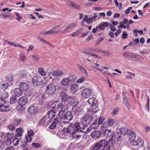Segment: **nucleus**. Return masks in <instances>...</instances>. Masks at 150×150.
I'll return each mask as SVG.
<instances>
[{
    "label": "nucleus",
    "instance_id": "15",
    "mask_svg": "<svg viewBox=\"0 0 150 150\" xmlns=\"http://www.w3.org/2000/svg\"><path fill=\"white\" fill-rule=\"evenodd\" d=\"M101 133L98 131H94L91 132V135L94 138H98L100 136Z\"/></svg>",
    "mask_w": 150,
    "mask_h": 150
},
{
    "label": "nucleus",
    "instance_id": "22",
    "mask_svg": "<svg viewBox=\"0 0 150 150\" xmlns=\"http://www.w3.org/2000/svg\"><path fill=\"white\" fill-rule=\"evenodd\" d=\"M65 119L69 121L72 120L73 116L71 111H68L66 112V115Z\"/></svg>",
    "mask_w": 150,
    "mask_h": 150
},
{
    "label": "nucleus",
    "instance_id": "26",
    "mask_svg": "<svg viewBox=\"0 0 150 150\" xmlns=\"http://www.w3.org/2000/svg\"><path fill=\"white\" fill-rule=\"evenodd\" d=\"M55 111L52 110H50L48 112V118L50 120H52L55 116Z\"/></svg>",
    "mask_w": 150,
    "mask_h": 150
},
{
    "label": "nucleus",
    "instance_id": "34",
    "mask_svg": "<svg viewBox=\"0 0 150 150\" xmlns=\"http://www.w3.org/2000/svg\"><path fill=\"white\" fill-rule=\"evenodd\" d=\"M107 123L109 126L112 127L114 124V121L112 119L110 118L108 119Z\"/></svg>",
    "mask_w": 150,
    "mask_h": 150
},
{
    "label": "nucleus",
    "instance_id": "60",
    "mask_svg": "<svg viewBox=\"0 0 150 150\" xmlns=\"http://www.w3.org/2000/svg\"><path fill=\"white\" fill-rule=\"evenodd\" d=\"M79 31L78 30L77 31L72 33L71 34V35L72 37H75L77 35Z\"/></svg>",
    "mask_w": 150,
    "mask_h": 150
},
{
    "label": "nucleus",
    "instance_id": "33",
    "mask_svg": "<svg viewBox=\"0 0 150 150\" xmlns=\"http://www.w3.org/2000/svg\"><path fill=\"white\" fill-rule=\"evenodd\" d=\"M92 125H91L86 130H81V131L82 133H84L85 134H87L91 131L92 129H94L92 127Z\"/></svg>",
    "mask_w": 150,
    "mask_h": 150
},
{
    "label": "nucleus",
    "instance_id": "47",
    "mask_svg": "<svg viewBox=\"0 0 150 150\" xmlns=\"http://www.w3.org/2000/svg\"><path fill=\"white\" fill-rule=\"evenodd\" d=\"M85 80V78L84 77H82L76 81L77 83H82Z\"/></svg>",
    "mask_w": 150,
    "mask_h": 150
},
{
    "label": "nucleus",
    "instance_id": "5",
    "mask_svg": "<svg viewBox=\"0 0 150 150\" xmlns=\"http://www.w3.org/2000/svg\"><path fill=\"white\" fill-rule=\"evenodd\" d=\"M93 120L92 116L88 114L83 117L81 120V123L84 125H87L90 123Z\"/></svg>",
    "mask_w": 150,
    "mask_h": 150
},
{
    "label": "nucleus",
    "instance_id": "24",
    "mask_svg": "<svg viewBox=\"0 0 150 150\" xmlns=\"http://www.w3.org/2000/svg\"><path fill=\"white\" fill-rule=\"evenodd\" d=\"M65 109L60 110L58 113V115L60 118L65 119L66 115Z\"/></svg>",
    "mask_w": 150,
    "mask_h": 150
},
{
    "label": "nucleus",
    "instance_id": "16",
    "mask_svg": "<svg viewBox=\"0 0 150 150\" xmlns=\"http://www.w3.org/2000/svg\"><path fill=\"white\" fill-rule=\"evenodd\" d=\"M103 135L107 138L112 137L113 136V133L111 129H109L104 132Z\"/></svg>",
    "mask_w": 150,
    "mask_h": 150
},
{
    "label": "nucleus",
    "instance_id": "27",
    "mask_svg": "<svg viewBox=\"0 0 150 150\" xmlns=\"http://www.w3.org/2000/svg\"><path fill=\"white\" fill-rule=\"evenodd\" d=\"M107 145L112 147L115 144V141L113 139L111 138L107 142Z\"/></svg>",
    "mask_w": 150,
    "mask_h": 150
},
{
    "label": "nucleus",
    "instance_id": "1",
    "mask_svg": "<svg viewBox=\"0 0 150 150\" xmlns=\"http://www.w3.org/2000/svg\"><path fill=\"white\" fill-rule=\"evenodd\" d=\"M81 126L79 122L74 123V125L70 124L66 129L67 133H77L80 132Z\"/></svg>",
    "mask_w": 150,
    "mask_h": 150
},
{
    "label": "nucleus",
    "instance_id": "61",
    "mask_svg": "<svg viewBox=\"0 0 150 150\" xmlns=\"http://www.w3.org/2000/svg\"><path fill=\"white\" fill-rule=\"evenodd\" d=\"M97 17V14L95 13L94 14L93 16L91 17V18L93 20V21H95Z\"/></svg>",
    "mask_w": 150,
    "mask_h": 150
},
{
    "label": "nucleus",
    "instance_id": "21",
    "mask_svg": "<svg viewBox=\"0 0 150 150\" xmlns=\"http://www.w3.org/2000/svg\"><path fill=\"white\" fill-rule=\"evenodd\" d=\"M88 102L91 106H93L96 104L97 101L95 98L92 97L88 99Z\"/></svg>",
    "mask_w": 150,
    "mask_h": 150
},
{
    "label": "nucleus",
    "instance_id": "37",
    "mask_svg": "<svg viewBox=\"0 0 150 150\" xmlns=\"http://www.w3.org/2000/svg\"><path fill=\"white\" fill-rule=\"evenodd\" d=\"M80 108H79L77 107L76 105H73L72 108V110L75 113H76L78 112L80 110Z\"/></svg>",
    "mask_w": 150,
    "mask_h": 150
},
{
    "label": "nucleus",
    "instance_id": "41",
    "mask_svg": "<svg viewBox=\"0 0 150 150\" xmlns=\"http://www.w3.org/2000/svg\"><path fill=\"white\" fill-rule=\"evenodd\" d=\"M100 147L99 144L98 142L95 143L93 148V150H97L99 149Z\"/></svg>",
    "mask_w": 150,
    "mask_h": 150
},
{
    "label": "nucleus",
    "instance_id": "14",
    "mask_svg": "<svg viewBox=\"0 0 150 150\" xmlns=\"http://www.w3.org/2000/svg\"><path fill=\"white\" fill-rule=\"evenodd\" d=\"M128 133L129 134V139L131 140L132 142H134V141L136 137V135L135 133L133 131L130 130H129Z\"/></svg>",
    "mask_w": 150,
    "mask_h": 150
},
{
    "label": "nucleus",
    "instance_id": "7",
    "mask_svg": "<svg viewBox=\"0 0 150 150\" xmlns=\"http://www.w3.org/2000/svg\"><path fill=\"white\" fill-rule=\"evenodd\" d=\"M77 26V24L75 23H69L63 30L60 32L61 33H63L64 31H66L69 29L74 28Z\"/></svg>",
    "mask_w": 150,
    "mask_h": 150
},
{
    "label": "nucleus",
    "instance_id": "48",
    "mask_svg": "<svg viewBox=\"0 0 150 150\" xmlns=\"http://www.w3.org/2000/svg\"><path fill=\"white\" fill-rule=\"evenodd\" d=\"M23 106V105H19L17 106V110L19 111H22L24 109Z\"/></svg>",
    "mask_w": 150,
    "mask_h": 150
},
{
    "label": "nucleus",
    "instance_id": "9",
    "mask_svg": "<svg viewBox=\"0 0 150 150\" xmlns=\"http://www.w3.org/2000/svg\"><path fill=\"white\" fill-rule=\"evenodd\" d=\"M79 85L77 83H74L72 84L71 86L70 91L73 93H76L79 90Z\"/></svg>",
    "mask_w": 150,
    "mask_h": 150
},
{
    "label": "nucleus",
    "instance_id": "28",
    "mask_svg": "<svg viewBox=\"0 0 150 150\" xmlns=\"http://www.w3.org/2000/svg\"><path fill=\"white\" fill-rule=\"evenodd\" d=\"M17 101L16 96H12L10 99V103L11 104H15L16 103Z\"/></svg>",
    "mask_w": 150,
    "mask_h": 150
},
{
    "label": "nucleus",
    "instance_id": "18",
    "mask_svg": "<svg viewBox=\"0 0 150 150\" xmlns=\"http://www.w3.org/2000/svg\"><path fill=\"white\" fill-rule=\"evenodd\" d=\"M64 74L63 72L62 71L57 70H55L52 72V75L54 76L59 77Z\"/></svg>",
    "mask_w": 150,
    "mask_h": 150
},
{
    "label": "nucleus",
    "instance_id": "35",
    "mask_svg": "<svg viewBox=\"0 0 150 150\" xmlns=\"http://www.w3.org/2000/svg\"><path fill=\"white\" fill-rule=\"evenodd\" d=\"M77 133H69L72 135L73 138H75L76 139H78L81 137V135L79 134H77Z\"/></svg>",
    "mask_w": 150,
    "mask_h": 150
},
{
    "label": "nucleus",
    "instance_id": "12",
    "mask_svg": "<svg viewBox=\"0 0 150 150\" xmlns=\"http://www.w3.org/2000/svg\"><path fill=\"white\" fill-rule=\"evenodd\" d=\"M109 23L107 22H102L100 23L98 26V28L100 30H103L105 28L107 27L109 24Z\"/></svg>",
    "mask_w": 150,
    "mask_h": 150
},
{
    "label": "nucleus",
    "instance_id": "20",
    "mask_svg": "<svg viewBox=\"0 0 150 150\" xmlns=\"http://www.w3.org/2000/svg\"><path fill=\"white\" fill-rule=\"evenodd\" d=\"M68 100L69 101V103L71 105H76L78 104V102L75 100L74 97L71 96H69L68 98Z\"/></svg>",
    "mask_w": 150,
    "mask_h": 150
},
{
    "label": "nucleus",
    "instance_id": "45",
    "mask_svg": "<svg viewBox=\"0 0 150 150\" xmlns=\"http://www.w3.org/2000/svg\"><path fill=\"white\" fill-rule=\"evenodd\" d=\"M32 145L35 148H38L41 147L42 145L40 143H33Z\"/></svg>",
    "mask_w": 150,
    "mask_h": 150
},
{
    "label": "nucleus",
    "instance_id": "40",
    "mask_svg": "<svg viewBox=\"0 0 150 150\" xmlns=\"http://www.w3.org/2000/svg\"><path fill=\"white\" fill-rule=\"evenodd\" d=\"M33 59L34 61L38 62L40 59V57L39 55H34L32 56Z\"/></svg>",
    "mask_w": 150,
    "mask_h": 150
},
{
    "label": "nucleus",
    "instance_id": "50",
    "mask_svg": "<svg viewBox=\"0 0 150 150\" xmlns=\"http://www.w3.org/2000/svg\"><path fill=\"white\" fill-rule=\"evenodd\" d=\"M62 100L63 101H65L66 100H68V98L67 94L65 93H63L62 95Z\"/></svg>",
    "mask_w": 150,
    "mask_h": 150
},
{
    "label": "nucleus",
    "instance_id": "58",
    "mask_svg": "<svg viewBox=\"0 0 150 150\" xmlns=\"http://www.w3.org/2000/svg\"><path fill=\"white\" fill-rule=\"evenodd\" d=\"M79 68L80 70L83 72L84 74H86L87 73L86 70L82 66L79 65Z\"/></svg>",
    "mask_w": 150,
    "mask_h": 150
},
{
    "label": "nucleus",
    "instance_id": "52",
    "mask_svg": "<svg viewBox=\"0 0 150 150\" xmlns=\"http://www.w3.org/2000/svg\"><path fill=\"white\" fill-rule=\"evenodd\" d=\"M15 139H13V142L14 144V145L15 146H16L18 145L19 143V139H16V138H15Z\"/></svg>",
    "mask_w": 150,
    "mask_h": 150
},
{
    "label": "nucleus",
    "instance_id": "64",
    "mask_svg": "<svg viewBox=\"0 0 150 150\" xmlns=\"http://www.w3.org/2000/svg\"><path fill=\"white\" fill-rule=\"evenodd\" d=\"M28 136H32L33 134V132L32 130H30L28 131Z\"/></svg>",
    "mask_w": 150,
    "mask_h": 150
},
{
    "label": "nucleus",
    "instance_id": "11",
    "mask_svg": "<svg viewBox=\"0 0 150 150\" xmlns=\"http://www.w3.org/2000/svg\"><path fill=\"white\" fill-rule=\"evenodd\" d=\"M14 94L16 96L19 97L22 95L23 93V90L19 88H15L14 91Z\"/></svg>",
    "mask_w": 150,
    "mask_h": 150
},
{
    "label": "nucleus",
    "instance_id": "3",
    "mask_svg": "<svg viewBox=\"0 0 150 150\" xmlns=\"http://www.w3.org/2000/svg\"><path fill=\"white\" fill-rule=\"evenodd\" d=\"M93 93V91L89 88H85L81 91V96L82 98L87 99L89 98Z\"/></svg>",
    "mask_w": 150,
    "mask_h": 150
},
{
    "label": "nucleus",
    "instance_id": "54",
    "mask_svg": "<svg viewBox=\"0 0 150 150\" xmlns=\"http://www.w3.org/2000/svg\"><path fill=\"white\" fill-rule=\"evenodd\" d=\"M128 34L126 32L124 31L122 35V39H125L127 38Z\"/></svg>",
    "mask_w": 150,
    "mask_h": 150
},
{
    "label": "nucleus",
    "instance_id": "36",
    "mask_svg": "<svg viewBox=\"0 0 150 150\" xmlns=\"http://www.w3.org/2000/svg\"><path fill=\"white\" fill-rule=\"evenodd\" d=\"M97 120H95L94 122H92V124L91 125H92V127L94 129H96L99 126V124H98V122L97 123Z\"/></svg>",
    "mask_w": 150,
    "mask_h": 150
},
{
    "label": "nucleus",
    "instance_id": "17",
    "mask_svg": "<svg viewBox=\"0 0 150 150\" xmlns=\"http://www.w3.org/2000/svg\"><path fill=\"white\" fill-rule=\"evenodd\" d=\"M70 80L68 78H64L60 81L61 83L63 86H67L70 83Z\"/></svg>",
    "mask_w": 150,
    "mask_h": 150
},
{
    "label": "nucleus",
    "instance_id": "2",
    "mask_svg": "<svg viewBox=\"0 0 150 150\" xmlns=\"http://www.w3.org/2000/svg\"><path fill=\"white\" fill-rule=\"evenodd\" d=\"M57 90L56 86L53 83L48 84L45 89V92L49 96H53Z\"/></svg>",
    "mask_w": 150,
    "mask_h": 150
},
{
    "label": "nucleus",
    "instance_id": "62",
    "mask_svg": "<svg viewBox=\"0 0 150 150\" xmlns=\"http://www.w3.org/2000/svg\"><path fill=\"white\" fill-rule=\"evenodd\" d=\"M31 136H28L26 137H25L26 141L28 142H30L32 140V138Z\"/></svg>",
    "mask_w": 150,
    "mask_h": 150
},
{
    "label": "nucleus",
    "instance_id": "53",
    "mask_svg": "<svg viewBox=\"0 0 150 150\" xmlns=\"http://www.w3.org/2000/svg\"><path fill=\"white\" fill-rule=\"evenodd\" d=\"M118 110V108H115L113 110V112L111 113V115H117Z\"/></svg>",
    "mask_w": 150,
    "mask_h": 150
},
{
    "label": "nucleus",
    "instance_id": "31",
    "mask_svg": "<svg viewBox=\"0 0 150 150\" xmlns=\"http://www.w3.org/2000/svg\"><path fill=\"white\" fill-rule=\"evenodd\" d=\"M47 120V117L44 116L42 119L40 120L39 122V124L40 125H46V120Z\"/></svg>",
    "mask_w": 150,
    "mask_h": 150
},
{
    "label": "nucleus",
    "instance_id": "57",
    "mask_svg": "<svg viewBox=\"0 0 150 150\" xmlns=\"http://www.w3.org/2000/svg\"><path fill=\"white\" fill-rule=\"evenodd\" d=\"M71 6L74 7L75 8L77 9H79L80 8V6L79 5H77L75 3H73L71 4Z\"/></svg>",
    "mask_w": 150,
    "mask_h": 150
},
{
    "label": "nucleus",
    "instance_id": "25",
    "mask_svg": "<svg viewBox=\"0 0 150 150\" xmlns=\"http://www.w3.org/2000/svg\"><path fill=\"white\" fill-rule=\"evenodd\" d=\"M38 71L39 74L42 76H46V74L44 69L42 67L38 68Z\"/></svg>",
    "mask_w": 150,
    "mask_h": 150
},
{
    "label": "nucleus",
    "instance_id": "19",
    "mask_svg": "<svg viewBox=\"0 0 150 150\" xmlns=\"http://www.w3.org/2000/svg\"><path fill=\"white\" fill-rule=\"evenodd\" d=\"M3 97L0 98V106L1 105H3L5 103V100H4V97L7 98L8 97V94L6 92L4 93H3V95L2 96Z\"/></svg>",
    "mask_w": 150,
    "mask_h": 150
},
{
    "label": "nucleus",
    "instance_id": "13",
    "mask_svg": "<svg viewBox=\"0 0 150 150\" xmlns=\"http://www.w3.org/2000/svg\"><path fill=\"white\" fill-rule=\"evenodd\" d=\"M16 132L17 134L15 135V138L16 139H20L23 133L22 129L21 128H18L16 129Z\"/></svg>",
    "mask_w": 150,
    "mask_h": 150
},
{
    "label": "nucleus",
    "instance_id": "8",
    "mask_svg": "<svg viewBox=\"0 0 150 150\" xmlns=\"http://www.w3.org/2000/svg\"><path fill=\"white\" fill-rule=\"evenodd\" d=\"M28 102V100L25 96H22L18 100V103L19 105H26Z\"/></svg>",
    "mask_w": 150,
    "mask_h": 150
},
{
    "label": "nucleus",
    "instance_id": "55",
    "mask_svg": "<svg viewBox=\"0 0 150 150\" xmlns=\"http://www.w3.org/2000/svg\"><path fill=\"white\" fill-rule=\"evenodd\" d=\"M93 113H96L97 112H98L99 109L98 107L96 106H93Z\"/></svg>",
    "mask_w": 150,
    "mask_h": 150
},
{
    "label": "nucleus",
    "instance_id": "29",
    "mask_svg": "<svg viewBox=\"0 0 150 150\" xmlns=\"http://www.w3.org/2000/svg\"><path fill=\"white\" fill-rule=\"evenodd\" d=\"M101 147L105 146L107 144V141L105 139H102L98 142Z\"/></svg>",
    "mask_w": 150,
    "mask_h": 150
},
{
    "label": "nucleus",
    "instance_id": "32",
    "mask_svg": "<svg viewBox=\"0 0 150 150\" xmlns=\"http://www.w3.org/2000/svg\"><path fill=\"white\" fill-rule=\"evenodd\" d=\"M54 32L52 28L50 30L47 31H44L42 33H40V34L41 35H50L52 34Z\"/></svg>",
    "mask_w": 150,
    "mask_h": 150
},
{
    "label": "nucleus",
    "instance_id": "38",
    "mask_svg": "<svg viewBox=\"0 0 150 150\" xmlns=\"http://www.w3.org/2000/svg\"><path fill=\"white\" fill-rule=\"evenodd\" d=\"M29 112H35L36 111V110L35 107L34 106H31L29 107L28 109Z\"/></svg>",
    "mask_w": 150,
    "mask_h": 150
},
{
    "label": "nucleus",
    "instance_id": "39",
    "mask_svg": "<svg viewBox=\"0 0 150 150\" xmlns=\"http://www.w3.org/2000/svg\"><path fill=\"white\" fill-rule=\"evenodd\" d=\"M14 136V135L13 134H10L8 133L6 135V138L8 140H10Z\"/></svg>",
    "mask_w": 150,
    "mask_h": 150
},
{
    "label": "nucleus",
    "instance_id": "30",
    "mask_svg": "<svg viewBox=\"0 0 150 150\" xmlns=\"http://www.w3.org/2000/svg\"><path fill=\"white\" fill-rule=\"evenodd\" d=\"M128 131V129L126 128L122 127L120 128V133L124 135H125L127 134Z\"/></svg>",
    "mask_w": 150,
    "mask_h": 150
},
{
    "label": "nucleus",
    "instance_id": "59",
    "mask_svg": "<svg viewBox=\"0 0 150 150\" xmlns=\"http://www.w3.org/2000/svg\"><path fill=\"white\" fill-rule=\"evenodd\" d=\"M20 57L21 60L22 62H24L25 58V55L23 54H20Z\"/></svg>",
    "mask_w": 150,
    "mask_h": 150
},
{
    "label": "nucleus",
    "instance_id": "44",
    "mask_svg": "<svg viewBox=\"0 0 150 150\" xmlns=\"http://www.w3.org/2000/svg\"><path fill=\"white\" fill-rule=\"evenodd\" d=\"M105 118L103 116L100 117L98 120V123L99 125L101 124L104 121Z\"/></svg>",
    "mask_w": 150,
    "mask_h": 150
},
{
    "label": "nucleus",
    "instance_id": "63",
    "mask_svg": "<svg viewBox=\"0 0 150 150\" xmlns=\"http://www.w3.org/2000/svg\"><path fill=\"white\" fill-rule=\"evenodd\" d=\"M110 27L111 30L112 31H115L116 30V28H115L114 26L112 24H110Z\"/></svg>",
    "mask_w": 150,
    "mask_h": 150
},
{
    "label": "nucleus",
    "instance_id": "4",
    "mask_svg": "<svg viewBox=\"0 0 150 150\" xmlns=\"http://www.w3.org/2000/svg\"><path fill=\"white\" fill-rule=\"evenodd\" d=\"M65 109V107L62 103L56 101L53 103L52 105V109L55 111Z\"/></svg>",
    "mask_w": 150,
    "mask_h": 150
},
{
    "label": "nucleus",
    "instance_id": "23",
    "mask_svg": "<svg viewBox=\"0 0 150 150\" xmlns=\"http://www.w3.org/2000/svg\"><path fill=\"white\" fill-rule=\"evenodd\" d=\"M10 110L9 106L8 105H2L0 106V111L2 112L8 111Z\"/></svg>",
    "mask_w": 150,
    "mask_h": 150
},
{
    "label": "nucleus",
    "instance_id": "51",
    "mask_svg": "<svg viewBox=\"0 0 150 150\" xmlns=\"http://www.w3.org/2000/svg\"><path fill=\"white\" fill-rule=\"evenodd\" d=\"M61 25H57L55 26L54 27L52 28L54 33H57V31L55 32V29H59V28L61 27Z\"/></svg>",
    "mask_w": 150,
    "mask_h": 150
},
{
    "label": "nucleus",
    "instance_id": "49",
    "mask_svg": "<svg viewBox=\"0 0 150 150\" xmlns=\"http://www.w3.org/2000/svg\"><path fill=\"white\" fill-rule=\"evenodd\" d=\"M38 78V77L37 76H35L33 77L32 79V81L33 83L35 84L38 83L39 81Z\"/></svg>",
    "mask_w": 150,
    "mask_h": 150
},
{
    "label": "nucleus",
    "instance_id": "42",
    "mask_svg": "<svg viewBox=\"0 0 150 150\" xmlns=\"http://www.w3.org/2000/svg\"><path fill=\"white\" fill-rule=\"evenodd\" d=\"M20 76L22 78L25 77L27 75V73L24 70L21 71L19 72Z\"/></svg>",
    "mask_w": 150,
    "mask_h": 150
},
{
    "label": "nucleus",
    "instance_id": "10",
    "mask_svg": "<svg viewBox=\"0 0 150 150\" xmlns=\"http://www.w3.org/2000/svg\"><path fill=\"white\" fill-rule=\"evenodd\" d=\"M19 88L23 91H27L29 88V85L26 83L24 82H21L19 85Z\"/></svg>",
    "mask_w": 150,
    "mask_h": 150
},
{
    "label": "nucleus",
    "instance_id": "46",
    "mask_svg": "<svg viewBox=\"0 0 150 150\" xmlns=\"http://www.w3.org/2000/svg\"><path fill=\"white\" fill-rule=\"evenodd\" d=\"M123 103L126 106V107L128 108H129L130 106L128 103V102L127 101V99H123Z\"/></svg>",
    "mask_w": 150,
    "mask_h": 150
},
{
    "label": "nucleus",
    "instance_id": "56",
    "mask_svg": "<svg viewBox=\"0 0 150 150\" xmlns=\"http://www.w3.org/2000/svg\"><path fill=\"white\" fill-rule=\"evenodd\" d=\"M8 127L9 129L11 131H14L15 129V127L13 125H10Z\"/></svg>",
    "mask_w": 150,
    "mask_h": 150
},
{
    "label": "nucleus",
    "instance_id": "43",
    "mask_svg": "<svg viewBox=\"0 0 150 150\" xmlns=\"http://www.w3.org/2000/svg\"><path fill=\"white\" fill-rule=\"evenodd\" d=\"M8 86V84L7 82H5L0 85V87L2 89H3L4 90H6L7 89Z\"/></svg>",
    "mask_w": 150,
    "mask_h": 150
},
{
    "label": "nucleus",
    "instance_id": "6",
    "mask_svg": "<svg viewBox=\"0 0 150 150\" xmlns=\"http://www.w3.org/2000/svg\"><path fill=\"white\" fill-rule=\"evenodd\" d=\"M61 120V119L59 118L54 119L52 124L50 126V129H53L56 127L57 125H60Z\"/></svg>",
    "mask_w": 150,
    "mask_h": 150
}]
</instances>
